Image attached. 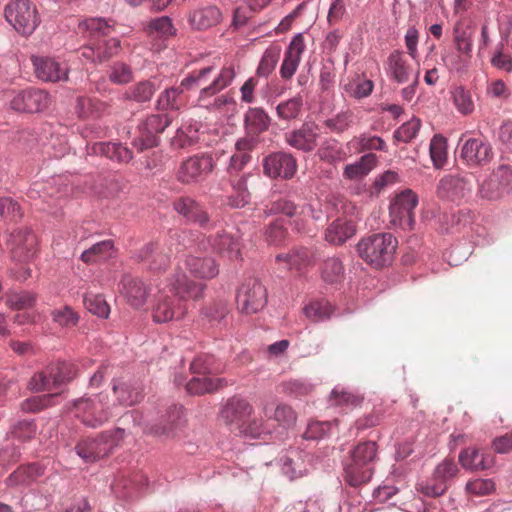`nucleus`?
Returning a JSON list of instances; mask_svg holds the SVG:
<instances>
[{
	"instance_id": "1",
	"label": "nucleus",
	"mask_w": 512,
	"mask_h": 512,
	"mask_svg": "<svg viewBox=\"0 0 512 512\" xmlns=\"http://www.w3.org/2000/svg\"><path fill=\"white\" fill-rule=\"evenodd\" d=\"M171 286L175 292L174 295L169 296L161 292L156 297L152 308V317L155 322L165 323L181 319L187 311L185 301L202 298L206 289L204 282L190 280L182 271L175 273Z\"/></svg>"
},
{
	"instance_id": "2",
	"label": "nucleus",
	"mask_w": 512,
	"mask_h": 512,
	"mask_svg": "<svg viewBox=\"0 0 512 512\" xmlns=\"http://www.w3.org/2000/svg\"><path fill=\"white\" fill-rule=\"evenodd\" d=\"M5 245L10 253L11 261L20 268H10L11 273L19 280H26L31 276L29 263L34 260L38 252V241L34 231L27 227H16L7 232Z\"/></svg>"
},
{
	"instance_id": "3",
	"label": "nucleus",
	"mask_w": 512,
	"mask_h": 512,
	"mask_svg": "<svg viewBox=\"0 0 512 512\" xmlns=\"http://www.w3.org/2000/svg\"><path fill=\"white\" fill-rule=\"evenodd\" d=\"M397 239L390 233H377L363 238L357 246L359 256L370 266L379 269L392 263Z\"/></svg>"
},
{
	"instance_id": "4",
	"label": "nucleus",
	"mask_w": 512,
	"mask_h": 512,
	"mask_svg": "<svg viewBox=\"0 0 512 512\" xmlns=\"http://www.w3.org/2000/svg\"><path fill=\"white\" fill-rule=\"evenodd\" d=\"M129 419L133 421L135 427H144L150 433L166 438L176 437L186 423L183 407L176 404L169 406L159 421L153 425H148L143 414L138 410H132L123 416L124 421Z\"/></svg>"
},
{
	"instance_id": "5",
	"label": "nucleus",
	"mask_w": 512,
	"mask_h": 512,
	"mask_svg": "<svg viewBox=\"0 0 512 512\" xmlns=\"http://www.w3.org/2000/svg\"><path fill=\"white\" fill-rule=\"evenodd\" d=\"M211 72L212 67L203 68L184 78L180 85L166 88L158 95L156 108L159 111H178L185 107L188 102L186 90L200 87L207 81Z\"/></svg>"
},
{
	"instance_id": "6",
	"label": "nucleus",
	"mask_w": 512,
	"mask_h": 512,
	"mask_svg": "<svg viewBox=\"0 0 512 512\" xmlns=\"http://www.w3.org/2000/svg\"><path fill=\"white\" fill-rule=\"evenodd\" d=\"M107 395L98 394L83 397L73 402L71 411L84 425L96 428L107 422L112 416V407L105 400Z\"/></svg>"
},
{
	"instance_id": "7",
	"label": "nucleus",
	"mask_w": 512,
	"mask_h": 512,
	"mask_svg": "<svg viewBox=\"0 0 512 512\" xmlns=\"http://www.w3.org/2000/svg\"><path fill=\"white\" fill-rule=\"evenodd\" d=\"M124 429L105 431L97 437H86L76 445L77 454L85 462H95L108 456L123 438Z\"/></svg>"
},
{
	"instance_id": "8",
	"label": "nucleus",
	"mask_w": 512,
	"mask_h": 512,
	"mask_svg": "<svg viewBox=\"0 0 512 512\" xmlns=\"http://www.w3.org/2000/svg\"><path fill=\"white\" fill-rule=\"evenodd\" d=\"M76 375V368L67 362L50 364L42 371L35 373L28 388L33 392L52 391L71 381Z\"/></svg>"
},
{
	"instance_id": "9",
	"label": "nucleus",
	"mask_w": 512,
	"mask_h": 512,
	"mask_svg": "<svg viewBox=\"0 0 512 512\" xmlns=\"http://www.w3.org/2000/svg\"><path fill=\"white\" fill-rule=\"evenodd\" d=\"M4 16L23 35L32 34L40 23L37 7L29 0H11L4 8Z\"/></svg>"
},
{
	"instance_id": "10",
	"label": "nucleus",
	"mask_w": 512,
	"mask_h": 512,
	"mask_svg": "<svg viewBox=\"0 0 512 512\" xmlns=\"http://www.w3.org/2000/svg\"><path fill=\"white\" fill-rule=\"evenodd\" d=\"M270 213L284 214L293 218L292 224L298 231H310V224L322 218V210L313 204H307L298 211L297 206L288 199H279L271 203Z\"/></svg>"
},
{
	"instance_id": "11",
	"label": "nucleus",
	"mask_w": 512,
	"mask_h": 512,
	"mask_svg": "<svg viewBox=\"0 0 512 512\" xmlns=\"http://www.w3.org/2000/svg\"><path fill=\"white\" fill-rule=\"evenodd\" d=\"M238 310L246 315L261 311L267 304L266 287L256 278L246 279L236 295Z\"/></svg>"
},
{
	"instance_id": "12",
	"label": "nucleus",
	"mask_w": 512,
	"mask_h": 512,
	"mask_svg": "<svg viewBox=\"0 0 512 512\" xmlns=\"http://www.w3.org/2000/svg\"><path fill=\"white\" fill-rule=\"evenodd\" d=\"M168 114L148 115L138 124V135L132 145L138 152L158 145L159 135L171 124Z\"/></svg>"
},
{
	"instance_id": "13",
	"label": "nucleus",
	"mask_w": 512,
	"mask_h": 512,
	"mask_svg": "<svg viewBox=\"0 0 512 512\" xmlns=\"http://www.w3.org/2000/svg\"><path fill=\"white\" fill-rule=\"evenodd\" d=\"M459 159L469 168H482L491 163L494 151L491 144L483 138L460 140Z\"/></svg>"
},
{
	"instance_id": "14",
	"label": "nucleus",
	"mask_w": 512,
	"mask_h": 512,
	"mask_svg": "<svg viewBox=\"0 0 512 512\" xmlns=\"http://www.w3.org/2000/svg\"><path fill=\"white\" fill-rule=\"evenodd\" d=\"M512 190V169L500 165L479 185L478 195L488 201H496Z\"/></svg>"
},
{
	"instance_id": "15",
	"label": "nucleus",
	"mask_w": 512,
	"mask_h": 512,
	"mask_svg": "<svg viewBox=\"0 0 512 512\" xmlns=\"http://www.w3.org/2000/svg\"><path fill=\"white\" fill-rule=\"evenodd\" d=\"M418 205V196L410 189L396 195L390 204V216L395 225L403 229H413L415 223L414 209Z\"/></svg>"
},
{
	"instance_id": "16",
	"label": "nucleus",
	"mask_w": 512,
	"mask_h": 512,
	"mask_svg": "<svg viewBox=\"0 0 512 512\" xmlns=\"http://www.w3.org/2000/svg\"><path fill=\"white\" fill-rule=\"evenodd\" d=\"M35 76L44 82L67 81L69 67L64 61L48 56H32Z\"/></svg>"
},
{
	"instance_id": "17",
	"label": "nucleus",
	"mask_w": 512,
	"mask_h": 512,
	"mask_svg": "<svg viewBox=\"0 0 512 512\" xmlns=\"http://www.w3.org/2000/svg\"><path fill=\"white\" fill-rule=\"evenodd\" d=\"M213 170V159L210 156H193L183 161L176 173L182 184H194L202 181Z\"/></svg>"
},
{
	"instance_id": "18",
	"label": "nucleus",
	"mask_w": 512,
	"mask_h": 512,
	"mask_svg": "<svg viewBox=\"0 0 512 512\" xmlns=\"http://www.w3.org/2000/svg\"><path fill=\"white\" fill-rule=\"evenodd\" d=\"M49 94L38 88L30 87L15 94L10 102L11 108L19 112H40L48 107Z\"/></svg>"
},
{
	"instance_id": "19",
	"label": "nucleus",
	"mask_w": 512,
	"mask_h": 512,
	"mask_svg": "<svg viewBox=\"0 0 512 512\" xmlns=\"http://www.w3.org/2000/svg\"><path fill=\"white\" fill-rule=\"evenodd\" d=\"M253 406L244 398L232 397L223 406L220 417L222 421L239 432L247 418L252 416Z\"/></svg>"
},
{
	"instance_id": "20",
	"label": "nucleus",
	"mask_w": 512,
	"mask_h": 512,
	"mask_svg": "<svg viewBox=\"0 0 512 512\" xmlns=\"http://www.w3.org/2000/svg\"><path fill=\"white\" fill-rule=\"evenodd\" d=\"M320 130L317 124L307 122L301 125L299 129L287 132L285 141L291 147L303 152H311L318 145Z\"/></svg>"
},
{
	"instance_id": "21",
	"label": "nucleus",
	"mask_w": 512,
	"mask_h": 512,
	"mask_svg": "<svg viewBox=\"0 0 512 512\" xmlns=\"http://www.w3.org/2000/svg\"><path fill=\"white\" fill-rule=\"evenodd\" d=\"M472 183L458 175L444 176L437 185V195L442 199L457 201L470 196Z\"/></svg>"
},
{
	"instance_id": "22",
	"label": "nucleus",
	"mask_w": 512,
	"mask_h": 512,
	"mask_svg": "<svg viewBox=\"0 0 512 512\" xmlns=\"http://www.w3.org/2000/svg\"><path fill=\"white\" fill-rule=\"evenodd\" d=\"M296 170V159L286 152L273 153L264 160V172L271 178L290 179L294 176Z\"/></svg>"
},
{
	"instance_id": "23",
	"label": "nucleus",
	"mask_w": 512,
	"mask_h": 512,
	"mask_svg": "<svg viewBox=\"0 0 512 512\" xmlns=\"http://www.w3.org/2000/svg\"><path fill=\"white\" fill-rule=\"evenodd\" d=\"M416 70L408 62L403 51L394 50L387 58V74L398 84H406L413 80Z\"/></svg>"
},
{
	"instance_id": "24",
	"label": "nucleus",
	"mask_w": 512,
	"mask_h": 512,
	"mask_svg": "<svg viewBox=\"0 0 512 512\" xmlns=\"http://www.w3.org/2000/svg\"><path fill=\"white\" fill-rule=\"evenodd\" d=\"M185 268L191 276L202 281L210 280L219 273L215 260L211 257L202 256L199 253L187 256Z\"/></svg>"
},
{
	"instance_id": "25",
	"label": "nucleus",
	"mask_w": 512,
	"mask_h": 512,
	"mask_svg": "<svg viewBox=\"0 0 512 512\" xmlns=\"http://www.w3.org/2000/svg\"><path fill=\"white\" fill-rule=\"evenodd\" d=\"M120 292L131 306L139 308L146 303L150 289L141 279L125 275L120 283Z\"/></svg>"
},
{
	"instance_id": "26",
	"label": "nucleus",
	"mask_w": 512,
	"mask_h": 512,
	"mask_svg": "<svg viewBox=\"0 0 512 512\" xmlns=\"http://www.w3.org/2000/svg\"><path fill=\"white\" fill-rule=\"evenodd\" d=\"M112 391L115 396V400L111 404L112 409L116 406H132L143 399L142 389L129 380H114Z\"/></svg>"
},
{
	"instance_id": "27",
	"label": "nucleus",
	"mask_w": 512,
	"mask_h": 512,
	"mask_svg": "<svg viewBox=\"0 0 512 512\" xmlns=\"http://www.w3.org/2000/svg\"><path fill=\"white\" fill-rule=\"evenodd\" d=\"M305 49L304 38L301 34L295 36L290 42L280 67V76L284 80H289L295 74L301 60V55Z\"/></svg>"
},
{
	"instance_id": "28",
	"label": "nucleus",
	"mask_w": 512,
	"mask_h": 512,
	"mask_svg": "<svg viewBox=\"0 0 512 512\" xmlns=\"http://www.w3.org/2000/svg\"><path fill=\"white\" fill-rule=\"evenodd\" d=\"M173 208L189 222L200 226H205L209 222V216L205 209L189 196L177 198L173 202Z\"/></svg>"
},
{
	"instance_id": "29",
	"label": "nucleus",
	"mask_w": 512,
	"mask_h": 512,
	"mask_svg": "<svg viewBox=\"0 0 512 512\" xmlns=\"http://www.w3.org/2000/svg\"><path fill=\"white\" fill-rule=\"evenodd\" d=\"M136 259L151 271H160L169 264V255L156 243L144 245L137 253Z\"/></svg>"
},
{
	"instance_id": "30",
	"label": "nucleus",
	"mask_w": 512,
	"mask_h": 512,
	"mask_svg": "<svg viewBox=\"0 0 512 512\" xmlns=\"http://www.w3.org/2000/svg\"><path fill=\"white\" fill-rule=\"evenodd\" d=\"M276 260L285 262L290 270L301 272L314 264L315 252L306 247L294 248L288 253L278 254Z\"/></svg>"
},
{
	"instance_id": "31",
	"label": "nucleus",
	"mask_w": 512,
	"mask_h": 512,
	"mask_svg": "<svg viewBox=\"0 0 512 512\" xmlns=\"http://www.w3.org/2000/svg\"><path fill=\"white\" fill-rule=\"evenodd\" d=\"M374 473V467L349 458L344 464V479L350 486L358 487L368 483Z\"/></svg>"
},
{
	"instance_id": "32",
	"label": "nucleus",
	"mask_w": 512,
	"mask_h": 512,
	"mask_svg": "<svg viewBox=\"0 0 512 512\" xmlns=\"http://www.w3.org/2000/svg\"><path fill=\"white\" fill-rule=\"evenodd\" d=\"M463 468L471 471L489 469L494 465V456L477 448H467L459 454Z\"/></svg>"
},
{
	"instance_id": "33",
	"label": "nucleus",
	"mask_w": 512,
	"mask_h": 512,
	"mask_svg": "<svg viewBox=\"0 0 512 512\" xmlns=\"http://www.w3.org/2000/svg\"><path fill=\"white\" fill-rule=\"evenodd\" d=\"M222 20L220 9L214 5L198 8L190 12L188 21L193 29L207 30Z\"/></svg>"
},
{
	"instance_id": "34",
	"label": "nucleus",
	"mask_w": 512,
	"mask_h": 512,
	"mask_svg": "<svg viewBox=\"0 0 512 512\" xmlns=\"http://www.w3.org/2000/svg\"><path fill=\"white\" fill-rule=\"evenodd\" d=\"M88 153L105 156L119 163H127L133 158L132 151L121 143H94L92 146L88 147Z\"/></svg>"
},
{
	"instance_id": "35",
	"label": "nucleus",
	"mask_w": 512,
	"mask_h": 512,
	"mask_svg": "<svg viewBox=\"0 0 512 512\" xmlns=\"http://www.w3.org/2000/svg\"><path fill=\"white\" fill-rule=\"evenodd\" d=\"M213 250L229 260H236L240 256V244L237 238L233 235L222 232L211 240Z\"/></svg>"
},
{
	"instance_id": "36",
	"label": "nucleus",
	"mask_w": 512,
	"mask_h": 512,
	"mask_svg": "<svg viewBox=\"0 0 512 512\" xmlns=\"http://www.w3.org/2000/svg\"><path fill=\"white\" fill-rule=\"evenodd\" d=\"M202 377H193L186 383V391L191 395H203L205 393L215 392L228 385L224 378H211L201 375Z\"/></svg>"
},
{
	"instance_id": "37",
	"label": "nucleus",
	"mask_w": 512,
	"mask_h": 512,
	"mask_svg": "<svg viewBox=\"0 0 512 512\" xmlns=\"http://www.w3.org/2000/svg\"><path fill=\"white\" fill-rule=\"evenodd\" d=\"M355 234V226L351 221L338 218L327 228L325 239L334 245H341Z\"/></svg>"
},
{
	"instance_id": "38",
	"label": "nucleus",
	"mask_w": 512,
	"mask_h": 512,
	"mask_svg": "<svg viewBox=\"0 0 512 512\" xmlns=\"http://www.w3.org/2000/svg\"><path fill=\"white\" fill-rule=\"evenodd\" d=\"M473 35L474 28L467 21L459 20L455 24L453 30L454 43L458 52L467 57H471Z\"/></svg>"
},
{
	"instance_id": "39",
	"label": "nucleus",
	"mask_w": 512,
	"mask_h": 512,
	"mask_svg": "<svg viewBox=\"0 0 512 512\" xmlns=\"http://www.w3.org/2000/svg\"><path fill=\"white\" fill-rule=\"evenodd\" d=\"M236 76V70L233 64L224 66L219 75L211 84L201 89L199 100L204 101L206 97L213 96L231 84Z\"/></svg>"
},
{
	"instance_id": "40",
	"label": "nucleus",
	"mask_w": 512,
	"mask_h": 512,
	"mask_svg": "<svg viewBox=\"0 0 512 512\" xmlns=\"http://www.w3.org/2000/svg\"><path fill=\"white\" fill-rule=\"evenodd\" d=\"M345 93L355 99H363L371 95L374 89L372 80L367 79L364 74H355L344 83Z\"/></svg>"
},
{
	"instance_id": "41",
	"label": "nucleus",
	"mask_w": 512,
	"mask_h": 512,
	"mask_svg": "<svg viewBox=\"0 0 512 512\" xmlns=\"http://www.w3.org/2000/svg\"><path fill=\"white\" fill-rule=\"evenodd\" d=\"M159 87L155 80H142L131 86L124 97L137 103H146L152 99Z\"/></svg>"
},
{
	"instance_id": "42",
	"label": "nucleus",
	"mask_w": 512,
	"mask_h": 512,
	"mask_svg": "<svg viewBox=\"0 0 512 512\" xmlns=\"http://www.w3.org/2000/svg\"><path fill=\"white\" fill-rule=\"evenodd\" d=\"M254 148V142L248 138L239 139L235 144V153L231 156L229 171L239 172L250 161V152Z\"/></svg>"
},
{
	"instance_id": "43",
	"label": "nucleus",
	"mask_w": 512,
	"mask_h": 512,
	"mask_svg": "<svg viewBox=\"0 0 512 512\" xmlns=\"http://www.w3.org/2000/svg\"><path fill=\"white\" fill-rule=\"evenodd\" d=\"M112 240H104L94 244L81 254V260L87 264L96 263L111 258L114 254Z\"/></svg>"
},
{
	"instance_id": "44",
	"label": "nucleus",
	"mask_w": 512,
	"mask_h": 512,
	"mask_svg": "<svg viewBox=\"0 0 512 512\" xmlns=\"http://www.w3.org/2000/svg\"><path fill=\"white\" fill-rule=\"evenodd\" d=\"M112 27L101 18H90L81 21L78 25L79 33L86 34L87 37L98 38L108 36Z\"/></svg>"
},
{
	"instance_id": "45",
	"label": "nucleus",
	"mask_w": 512,
	"mask_h": 512,
	"mask_svg": "<svg viewBox=\"0 0 512 512\" xmlns=\"http://www.w3.org/2000/svg\"><path fill=\"white\" fill-rule=\"evenodd\" d=\"M314 386L301 379H289L278 385V390L287 396L302 398L312 393Z\"/></svg>"
},
{
	"instance_id": "46",
	"label": "nucleus",
	"mask_w": 512,
	"mask_h": 512,
	"mask_svg": "<svg viewBox=\"0 0 512 512\" xmlns=\"http://www.w3.org/2000/svg\"><path fill=\"white\" fill-rule=\"evenodd\" d=\"M245 124L247 129L259 134L268 129L270 118L261 108H250L245 114Z\"/></svg>"
},
{
	"instance_id": "47",
	"label": "nucleus",
	"mask_w": 512,
	"mask_h": 512,
	"mask_svg": "<svg viewBox=\"0 0 512 512\" xmlns=\"http://www.w3.org/2000/svg\"><path fill=\"white\" fill-rule=\"evenodd\" d=\"M269 404L263 405V413L267 418L274 419L280 426L289 428L296 422L297 416L291 406L281 403L274 409L273 415L268 414Z\"/></svg>"
},
{
	"instance_id": "48",
	"label": "nucleus",
	"mask_w": 512,
	"mask_h": 512,
	"mask_svg": "<svg viewBox=\"0 0 512 512\" xmlns=\"http://www.w3.org/2000/svg\"><path fill=\"white\" fill-rule=\"evenodd\" d=\"M281 54V48L278 45L268 47L257 67L256 74L260 77H268L275 69Z\"/></svg>"
},
{
	"instance_id": "49",
	"label": "nucleus",
	"mask_w": 512,
	"mask_h": 512,
	"mask_svg": "<svg viewBox=\"0 0 512 512\" xmlns=\"http://www.w3.org/2000/svg\"><path fill=\"white\" fill-rule=\"evenodd\" d=\"M377 451V445L374 441L360 442L351 451L350 458L374 467L377 460Z\"/></svg>"
},
{
	"instance_id": "50",
	"label": "nucleus",
	"mask_w": 512,
	"mask_h": 512,
	"mask_svg": "<svg viewBox=\"0 0 512 512\" xmlns=\"http://www.w3.org/2000/svg\"><path fill=\"white\" fill-rule=\"evenodd\" d=\"M146 30L150 36L159 38H167L175 35L176 33V29L168 16H162L151 20L147 25Z\"/></svg>"
},
{
	"instance_id": "51",
	"label": "nucleus",
	"mask_w": 512,
	"mask_h": 512,
	"mask_svg": "<svg viewBox=\"0 0 512 512\" xmlns=\"http://www.w3.org/2000/svg\"><path fill=\"white\" fill-rule=\"evenodd\" d=\"M42 474L35 464L19 467L7 479L9 485H26Z\"/></svg>"
},
{
	"instance_id": "52",
	"label": "nucleus",
	"mask_w": 512,
	"mask_h": 512,
	"mask_svg": "<svg viewBox=\"0 0 512 512\" xmlns=\"http://www.w3.org/2000/svg\"><path fill=\"white\" fill-rule=\"evenodd\" d=\"M333 312L332 305L326 300L313 301L304 308L307 318L314 322L328 319Z\"/></svg>"
},
{
	"instance_id": "53",
	"label": "nucleus",
	"mask_w": 512,
	"mask_h": 512,
	"mask_svg": "<svg viewBox=\"0 0 512 512\" xmlns=\"http://www.w3.org/2000/svg\"><path fill=\"white\" fill-rule=\"evenodd\" d=\"M354 113L351 110H345L337 113L324 121V126L333 133H343L353 123Z\"/></svg>"
},
{
	"instance_id": "54",
	"label": "nucleus",
	"mask_w": 512,
	"mask_h": 512,
	"mask_svg": "<svg viewBox=\"0 0 512 512\" xmlns=\"http://www.w3.org/2000/svg\"><path fill=\"white\" fill-rule=\"evenodd\" d=\"M23 214L17 201L8 197L0 198V219L16 223L22 219Z\"/></svg>"
},
{
	"instance_id": "55",
	"label": "nucleus",
	"mask_w": 512,
	"mask_h": 512,
	"mask_svg": "<svg viewBox=\"0 0 512 512\" xmlns=\"http://www.w3.org/2000/svg\"><path fill=\"white\" fill-rule=\"evenodd\" d=\"M303 106L301 96H295L287 101L281 102L276 107L277 115L284 120H292L299 116Z\"/></svg>"
},
{
	"instance_id": "56",
	"label": "nucleus",
	"mask_w": 512,
	"mask_h": 512,
	"mask_svg": "<svg viewBox=\"0 0 512 512\" xmlns=\"http://www.w3.org/2000/svg\"><path fill=\"white\" fill-rule=\"evenodd\" d=\"M430 157L436 168L444 165L447 157V142L442 135L436 134L431 139Z\"/></svg>"
},
{
	"instance_id": "57",
	"label": "nucleus",
	"mask_w": 512,
	"mask_h": 512,
	"mask_svg": "<svg viewBox=\"0 0 512 512\" xmlns=\"http://www.w3.org/2000/svg\"><path fill=\"white\" fill-rule=\"evenodd\" d=\"M36 303V295L32 292H11L7 295L6 304L11 309H28Z\"/></svg>"
},
{
	"instance_id": "58",
	"label": "nucleus",
	"mask_w": 512,
	"mask_h": 512,
	"mask_svg": "<svg viewBox=\"0 0 512 512\" xmlns=\"http://www.w3.org/2000/svg\"><path fill=\"white\" fill-rule=\"evenodd\" d=\"M84 305L86 309L94 315L102 318H107L109 316V305L101 295L87 293L84 296Z\"/></svg>"
},
{
	"instance_id": "59",
	"label": "nucleus",
	"mask_w": 512,
	"mask_h": 512,
	"mask_svg": "<svg viewBox=\"0 0 512 512\" xmlns=\"http://www.w3.org/2000/svg\"><path fill=\"white\" fill-rule=\"evenodd\" d=\"M343 273V266L335 257L327 258L321 267V275L324 281L334 283L338 281Z\"/></svg>"
},
{
	"instance_id": "60",
	"label": "nucleus",
	"mask_w": 512,
	"mask_h": 512,
	"mask_svg": "<svg viewBox=\"0 0 512 512\" xmlns=\"http://www.w3.org/2000/svg\"><path fill=\"white\" fill-rule=\"evenodd\" d=\"M215 359L212 355H198L190 364V370L193 374L204 375L212 374L218 371L214 367Z\"/></svg>"
},
{
	"instance_id": "61",
	"label": "nucleus",
	"mask_w": 512,
	"mask_h": 512,
	"mask_svg": "<svg viewBox=\"0 0 512 512\" xmlns=\"http://www.w3.org/2000/svg\"><path fill=\"white\" fill-rule=\"evenodd\" d=\"M495 490V484L491 479H473L467 482L465 491L471 496H486Z\"/></svg>"
},
{
	"instance_id": "62",
	"label": "nucleus",
	"mask_w": 512,
	"mask_h": 512,
	"mask_svg": "<svg viewBox=\"0 0 512 512\" xmlns=\"http://www.w3.org/2000/svg\"><path fill=\"white\" fill-rule=\"evenodd\" d=\"M109 79L114 84H127L133 80V71L129 65L115 62L110 68Z\"/></svg>"
},
{
	"instance_id": "63",
	"label": "nucleus",
	"mask_w": 512,
	"mask_h": 512,
	"mask_svg": "<svg viewBox=\"0 0 512 512\" xmlns=\"http://www.w3.org/2000/svg\"><path fill=\"white\" fill-rule=\"evenodd\" d=\"M452 95L454 104L460 113L468 115L474 111V102L469 91L462 87H457L452 92Z\"/></svg>"
},
{
	"instance_id": "64",
	"label": "nucleus",
	"mask_w": 512,
	"mask_h": 512,
	"mask_svg": "<svg viewBox=\"0 0 512 512\" xmlns=\"http://www.w3.org/2000/svg\"><path fill=\"white\" fill-rule=\"evenodd\" d=\"M52 319L61 327H73L77 325L79 315L72 307L64 306L52 312Z\"/></svg>"
}]
</instances>
